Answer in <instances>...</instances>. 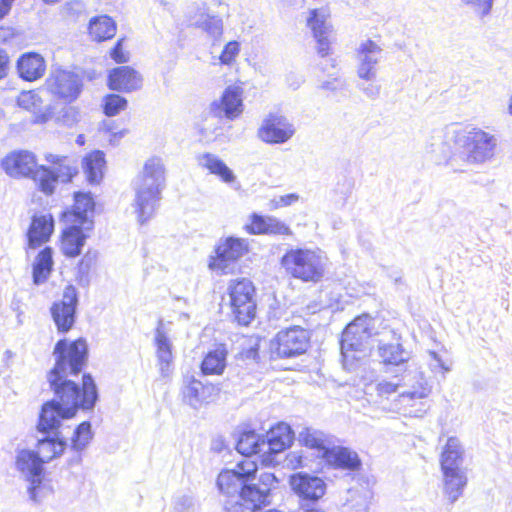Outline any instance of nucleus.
Segmentation results:
<instances>
[{
	"instance_id": "f257e3e1",
	"label": "nucleus",
	"mask_w": 512,
	"mask_h": 512,
	"mask_svg": "<svg viewBox=\"0 0 512 512\" xmlns=\"http://www.w3.org/2000/svg\"><path fill=\"white\" fill-rule=\"evenodd\" d=\"M87 344L83 339L71 343L63 339L54 348L55 366L47 381L55 398L43 404L37 429L44 434L59 432L61 421L76 415L79 409L92 410L98 400L93 377L83 374L82 386L76 382L87 361Z\"/></svg>"
},
{
	"instance_id": "f03ea898",
	"label": "nucleus",
	"mask_w": 512,
	"mask_h": 512,
	"mask_svg": "<svg viewBox=\"0 0 512 512\" xmlns=\"http://www.w3.org/2000/svg\"><path fill=\"white\" fill-rule=\"evenodd\" d=\"M165 167L159 157L149 158L134 180L133 207L140 224L146 223L155 213L161 192L165 187Z\"/></svg>"
},
{
	"instance_id": "7ed1b4c3",
	"label": "nucleus",
	"mask_w": 512,
	"mask_h": 512,
	"mask_svg": "<svg viewBox=\"0 0 512 512\" xmlns=\"http://www.w3.org/2000/svg\"><path fill=\"white\" fill-rule=\"evenodd\" d=\"M258 470L255 461L246 458L238 462L233 469L221 471L217 478V487L221 494L227 497L224 501L226 512H247L250 501L246 487L255 479Z\"/></svg>"
},
{
	"instance_id": "20e7f679",
	"label": "nucleus",
	"mask_w": 512,
	"mask_h": 512,
	"mask_svg": "<svg viewBox=\"0 0 512 512\" xmlns=\"http://www.w3.org/2000/svg\"><path fill=\"white\" fill-rule=\"evenodd\" d=\"M446 138L452 140L463 150L465 161L471 164H483L494 158L498 146L496 135L480 128H446Z\"/></svg>"
},
{
	"instance_id": "39448f33",
	"label": "nucleus",
	"mask_w": 512,
	"mask_h": 512,
	"mask_svg": "<svg viewBox=\"0 0 512 512\" xmlns=\"http://www.w3.org/2000/svg\"><path fill=\"white\" fill-rule=\"evenodd\" d=\"M373 329L374 319L366 314L355 318L347 325L340 342L345 368L352 369L354 362L366 355Z\"/></svg>"
},
{
	"instance_id": "423d86ee",
	"label": "nucleus",
	"mask_w": 512,
	"mask_h": 512,
	"mask_svg": "<svg viewBox=\"0 0 512 512\" xmlns=\"http://www.w3.org/2000/svg\"><path fill=\"white\" fill-rule=\"evenodd\" d=\"M281 264L293 278L316 283L324 276L326 258L320 251L298 248L287 251Z\"/></svg>"
},
{
	"instance_id": "0eeeda50",
	"label": "nucleus",
	"mask_w": 512,
	"mask_h": 512,
	"mask_svg": "<svg viewBox=\"0 0 512 512\" xmlns=\"http://www.w3.org/2000/svg\"><path fill=\"white\" fill-rule=\"evenodd\" d=\"M51 167L40 165L34 173V181L40 191L51 195L58 182L68 183L78 173L76 162L68 156L48 153L45 155Z\"/></svg>"
},
{
	"instance_id": "6e6552de",
	"label": "nucleus",
	"mask_w": 512,
	"mask_h": 512,
	"mask_svg": "<svg viewBox=\"0 0 512 512\" xmlns=\"http://www.w3.org/2000/svg\"><path fill=\"white\" fill-rule=\"evenodd\" d=\"M232 314L240 325H248L255 317L254 286L248 279L231 282L229 286Z\"/></svg>"
},
{
	"instance_id": "1a4fd4ad",
	"label": "nucleus",
	"mask_w": 512,
	"mask_h": 512,
	"mask_svg": "<svg viewBox=\"0 0 512 512\" xmlns=\"http://www.w3.org/2000/svg\"><path fill=\"white\" fill-rule=\"evenodd\" d=\"M249 251V243L246 239L226 237L219 240L215 247V257H210L209 268L230 273L234 264Z\"/></svg>"
},
{
	"instance_id": "9d476101",
	"label": "nucleus",
	"mask_w": 512,
	"mask_h": 512,
	"mask_svg": "<svg viewBox=\"0 0 512 512\" xmlns=\"http://www.w3.org/2000/svg\"><path fill=\"white\" fill-rule=\"evenodd\" d=\"M16 466L30 483L28 486L29 498L34 502H39L44 489L42 486L43 462L35 452L23 450L17 456Z\"/></svg>"
},
{
	"instance_id": "9b49d317",
	"label": "nucleus",
	"mask_w": 512,
	"mask_h": 512,
	"mask_svg": "<svg viewBox=\"0 0 512 512\" xmlns=\"http://www.w3.org/2000/svg\"><path fill=\"white\" fill-rule=\"evenodd\" d=\"M45 85L53 96L72 102L81 92L82 79L73 71L57 69L51 72Z\"/></svg>"
},
{
	"instance_id": "f8f14e48",
	"label": "nucleus",
	"mask_w": 512,
	"mask_h": 512,
	"mask_svg": "<svg viewBox=\"0 0 512 512\" xmlns=\"http://www.w3.org/2000/svg\"><path fill=\"white\" fill-rule=\"evenodd\" d=\"M307 26L315 40V50L319 57L326 58L332 54L333 28L328 21V14L324 9L310 10Z\"/></svg>"
},
{
	"instance_id": "ddd939ff",
	"label": "nucleus",
	"mask_w": 512,
	"mask_h": 512,
	"mask_svg": "<svg viewBox=\"0 0 512 512\" xmlns=\"http://www.w3.org/2000/svg\"><path fill=\"white\" fill-rule=\"evenodd\" d=\"M307 330L295 326L277 333L275 338V354L280 358H293L304 354L309 346Z\"/></svg>"
},
{
	"instance_id": "4468645a",
	"label": "nucleus",
	"mask_w": 512,
	"mask_h": 512,
	"mask_svg": "<svg viewBox=\"0 0 512 512\" xmlns=\"http://www.w3.org/2000/svg\"><path fill=\"white\" fill-rule=\"evenodd\" d=\"M294 124L281 114L271 113L258 129V137L268 144H283L295 134Z\"/></svg>"
},
{
	"instance_id": "2eb2a0df",
	"label": "nucleus",
	"mask_w": 512,
	"mask_h": 512,
	"mask_svg": "<svg viewBox=\"0 0 512 512\" xmlns=\"http://www.w3.org/2000/svg\"><path fill=\"white\" fill-rule=\"evenodd\" d=\"M77 304V291L73 286H67L62 299L52 304L50 312L59 332L66 333L73 327L76 320Z\"/></svg>"
},
{
	"instance_id": "dca6fc26",
	"label": "nucleus",
	"mask_w": 512,
	"mask_h": 512,
	"mask_svg": "<svg viewBox=\"0 0 512 512\" xmlns=\"http://www.w3.org/2000/svg\"><path fill=\"white\" fill-rule=\"evenodd\" d=\"M383 49L374 41H362L355 51L357 76L365 81H373L377 77V65L382 58Z\"/></svg>"
},
{
	"instance_id": "f3484780",
	"label": "nucleus",
	"mask_w": 512,
	"mask_h": 512,
	"mask_svg": "<svg viewBox=\"0 0 512 512\" xmlns=\"http://www.w3.org/2000/svg\"><path fill=\"white\" fill-rule=\"evenodd\" d=\"M3 170L12 177H31L34 180L37 162L35 155L29 151H14L7 155L1 162Z\"/></svg>"
},
{
	"instance_id": "a211bd4d",
	"label": "nucleus",
	"mask_w": 512,
	"mask_h": 512,
	"mask_svg": "<svg viewBox=\"0 0 512 512\" xmlns=\"http://www.w3.org/2000/svg\"><path fill=\"white\" fill-rule=\"evenodd\" d=\"M293 436L288 424L279 423L271 428L262 439V447H265L263 462L271 463V455L282 452L290 446Z\"/></svg>"
},
{
	"instance_id": "6ab92c4d",
	"label": "nucleus",
	"mask_w": 512,
	"mask_h": 512,
	"mask_svg": "<svg viewBox=\"0 0 512 512\" xmlns=\"http://www.w3.org/2000/svg\"><path fill=\"white\" fill-rule=\"evenodd\" d=\"M290 485L292 490L302 499L316 501L326 491L325 482L317 476L307 473H297L291 476Z\"/></svg>"
},
{
	"instance_id": "aec40b11",
	"label": "nucleus",
	"mask_w": 512,
	"mask_h": 512,
	"mask_svg": "<svg viewBox=\"0 0 512 512\" xmlns=\"http://www.w3.org/2000/svg\"><path fill=\"white\" fill-rule=\"evenodd\" d=\"M74 199L73 209L64 214L65 220L78 223L86 230H91L93 227L91 216L94 210V201L91 194L78 192L75 193Z\"/></svg>"
},
{
	"instance_id": "412c9836",
	"label": "nucleus",
	"mask_w": 512,
	"mask_h": 512,
	"mask_svg": "<svg viewBox=\"0 0 512 512\" xmlns=\"http://www.w3.org/2000/svg\"><path fill=\"white\" fill-rule=\"evenodd\" d=\"M216 387L211 383H202L193 376L186 377L182 389L183 400L193 408L200 407L203 403L208 402L215 394Z\"/></svg>"
},
{
	"instance_id": "4be33fe9",
	"label": "nucleus",
	"mask_w": 512,
	"mask_h": 512,
	"mask_svg": "<svg viewBox=\"0 0 512 512\" xmlns=\"http://www.w3.org/2000/svg\"><path fill=\"white\" fill-rule=\"evenodd\" d=\"M108 85L111 90L132 92L140 89L142 77L133 68L120 66L110 71Z\"/></svg>"
},
{
	"instance_id": "5701e85b",
	"label": "nucleus",
	"mask_w": 512,
	"mask_h": 512,
	"mask_svg": "<svg viewBox=\"0 0 512 512\" xmlns=\"http://www.w3.org/2000/svg\"><path fill=\"white\" fill-rule=\"evenodd\" d=\"M277 482V478L273 473L263 472L259 476V485L252 484L246 487V494L250 506H247V512L259 508L261 505L269 503L268 498L271 488Z\"/></svg>"
},
{
	"instance_id": "b1692460",
	"label": "nucleus",
	"mask_w": 512,
	"mask_h": 512,
	"mask_svg": "<svg viewBox=\"0 0 512 512\" xmlns=\"http://www.w3.org/2000/svg\"><path fill=\"white\" fill-rule=\"evenodd\" d=\"M378 356L385 365L404 367L403 374L411 375L412 371H416L415 365L409 363L410 353L399 343L379 344Z\"/></svg>"
},
{
	"instance_id": "393cba45",
	"label": "nucleus",
	"mask_w": 512,
	"mask_h": 512,
	"mask_svg": "<svg viewBox=\"0 0 512 512\" xmlns=\"http://www.w3.org/2000/svg\"><path fill=\"white\" fill-rule=\"evenodd\" d=\"M163 326V321L160 320L155 330L154 343L156 345V357L159 371L163 377H166L169 375L173 363V346Z\"/></svg>"
},
{
	"instance_id": "a878e982",
	"label": "nucleus",
	"mask_w": 512,
	"mask_h": 512,
	"mask_svg": "<svg viewBox=\"0 0 512 512\" xmlns=\"http://www.w3.org/2000/svg\"><path fill=\"white\" fill-rule=\"evenodd\" d=\"M69 223L70 225L63 230L60 249L65 256L74 258L80 255L85 245L87 238L85 231L87 230L78 223Z\"/></svg>"
},
{
	"instance_id": "bb28decb",
	"label": "nucleus",
	"mask_w": 512,
	"mask_h": 512,
	"mask_svg": "<svg viewBox=\"0 0 512 512\" xmlns=\"http://www.w3.org/2000/svg\"><path fill=\"white\" fill-rule=\"evenodd\" d=\"M323 458L328 464L345 470L354 471L361 466L357 453L345 447L329 448L325 450Z\"/></svg>"
},
{
	"instance_id": "cd10ccee",
	"label": "nucleus",
	"mask_w": 512,
	"mask_h": 512,
	"mask_svg": "<svg viewBox=\"0 0 512 512\" xmlns=\"http://www.w3.org/2000/svg\"><path fill=\"white\" fill-rule=\"evenodd\" d=\"M45 68L43 57L37 53L23 54L17 62L18 73L26 81H35L41 78Z\"/></svg>"
},
{
	"instance_id": "c85d7f7f",
	"label": "nucleus",
	"mask_w": 512,
	"mask_h": 512,
	"mask_svg": "<svg viewBox=\"0 0 512 512\" xmlns=\"http://www.w3.org/2000/svg\"><path fill=\"white\" fill-rule=\"evenodd\" d=\"M54 222L51 215L34 217L28 231L30 248H36L46 242L53 232Z\"/></svg>"
},
{
	"instance_id": "c756f323",
	"label": "nucleus",
	"mask_w": 512,
	"mask_h": 512,
	"mask_svg": "<svg viewBox=\"0 0 512 512\" xmlns=\"http://www.w3.org/2000/svg\"><path fill=\"white\" fill-rule=\"evenodd\" d=\"M52 434L53 436L38 439L37 451L35 454L43 463L61 455L67 446L66 441L61 436V432Z\"/></svg>"
},
{
	"instance_id": "7c9ffc66",
	"label": "nucleus",
	"mask_w": 512,
	"mask_h": 512,
	"mask_svg": "<svg viewBox=\"0 0 512 512\" xmlns=\"http://www.w3.org/2000/svg\"><path fill=\"white\" fill-rule=\"evenodd\" d=\"M198 163L201 167L209 170L211 174L216 175L226 184L236 182L234 172L217 155L204 153L198 157Z\"/></svg>"
},
{
	"instance_id": "2f4dec72",
	"label": "nucleus",
	"mask_w": 512,
	"mask_h": 512,
	"mask_svg": "<svg viewBox=\"0 0 512 512\" xmlns=\"http://www.w3.org/2000/svg\"><path fill=\"white\" fill-rule=\"evenodd\" d=\"M52 255V249L46 247L36 256L32 265V277L35 285L44 284L50 277L54 264Z\"/></svg>"
},
{
	"instance_id": "473e14b6",
	"label": "nucleus",
	"mask_w": 512,
	"mask_h": 512,
	"mask_svg": "<svg viewBox=\"0 0 512 512\" xmlns=\"http://www.w3.org/2000/svg\"><path fill=\"white\" fill-rule=\"evenodd\" d=\"M463 449L456 437H450L441 454L440 464L441 470L452 471L461 469L463 463Z\"/></svg>"
},
{
	"instance_id": "72a5a7b5",
	"label": "nucleus",
	"mask_w": 512,
	"mask_h": 512,
	"mask_svg": "<svg viewBox=\"0 0 512 512\" xmlns=\"http://www.w3.org/2000/svg\"><path fill=\"white\" fill-rule=\"evenodd\" d=\"M444 492L450 502H455L463 493L467 477L462 469L443 471Z\"/></svg>"
},
{
	"instance_id": "f704fd0d",
	"label": "nucleus",
	"mask_w": 512,
	"mask_h": 512,
	"mask_svg": "<svg viewBox=\"0 0 512 512\" xmlns=\"http://www.w3.org/2000/svg\"><path fill=\"white\" fill-rule=\"evenodd\" d=\"M88 31L93 40L105 41L116 34V23L107 15L96 16L89 21Z\"/></svg>"
},
{
	"instance_id": "c9c22d12",
	"label": "nucleus",
	"mask_w": 512,
	"mask_h": 512,
	"mask_svg": "<svg viewBox=\"0 0 512 512\" xmlns=\"http://www.w3.org/2000/svg\"><path fill=\"white\" fill-rule=\"evenodd\" d=\"M372 492L367 487L351 488L344 503L346 512H368Z\"/></svg>"
},
{
	"instance_id": "e433bc0d",
	"label": "nucleus",
	"mask_w": 512,
	"mask_h": 512,
	"mask_svg": "<svg viewBox=\"0 0 512 512\" xmlns=\"http://www.w3.org/2000/svg\"><path fill=\"white\" fill-rule=\"evenodd\" d=\"M227 350L217 347L209 351L201 363V371L204 375H221L226 367Z\"/></svg>"
},
{
	"instance_id": "4c0bfd02",
	"label": "nucleus",
	"mask_w": 512,
	"mask_h": 512,
	"mask_svg": "<svg viewBox=\"0 0 512 512\" xmlns=\"http://www.w3.org/2000/svg\"><path fill=\"white\" fill-rule=\"evenodd\" d=\"M299 441L302 442L306 447L317 450L319 453H321L322 457H324L325 450L330 448L328 435L313 428H304L299 433Z\"/></svg>"
},
{
	"instance_id": "58836bf2",
	"label": "nucleus",
	"mask_w": 512,
	"mask_h": 512,
	"mask_svg": "<svg viewBox=\"0 0 512 512\" xmlns=\"http://www.w3.org/2000/svg\"><path fill=\"white\" fill-rule=\"evenodd\" d=\"M262 439H264V436H260L254 431H245L241 433L237 441L236 449L245 456L258 453L264 454L265 447H262Z\"/></svg>"
},
{
	"instance_id": "ea45409f",
	"label": "nucleus",
	"mask_w": 512,
	"mask_h": 512,
	"mask_svg": "<svg viewBox=\"0 0 512 512\" xmlns=\"http://www.w3.org/2000/svg\"><path fill=\"white\" fill-rule=\"evenodd\" d=\"M221 102L227 118L234 119L241 114L242 98L238 87H228L222 96Z\"/></svg>"
},
{
	"instance_id": "a19ab883",
	"label": "nucleus",
	"mask_w": 512,
	"mask_h": 512,
	"mask_svg": "<svg viewBox=\"0 0 512 512\" xmlns=\"http://www.w3.org/2000/svg\"><path fill=\"white\" fill-rule=\"evenodd\" d=\"M104 164V153L101 151H94L83 159V169L90 183H97L102 178Z\"/></svg>"
},
{
	"instance_id": "79ce46f5",
	"label": "nucleus",
	"mask_w": 512,
	"mask_h": 512,
	"mask_svg": "<svg viewBox=\"0 0 512 512\" xmlns=\"http://www.w3.org/2000/svg\"><path fill=\"white\" fill-rule=\"evenodd\" d=\"M411 382V375L402 374L401 380L399 382L382 380L375 384L371 383L366 385L365 392L366 394H371V391L374 390L377 393V396L381 398H388L391 394L398 391L399 387L407 386Z\"/></svg>"
},
{
	"instance_id": "37998d69",
	"label": "nucleus",
	"mask_w": 512,
	"mask_h": 512,
	"mask_svg": "<svg viewBox=\"0 0 512 512\" xmlns=\"http://www.w3.org/2000/svg\"><path fill=\"white\" fill-rule=\"evenodd\" d=\"M430 387L421 377L420 381L417 382V386L412 385V389L403 391L398 395L397 402L399 403V409L406 411V407L413 406L415 400L426 398L430 394Z\"/></svg>"
},
{
	"instance_id": "c03bdc74",
	"label": "nucleus",
	"mask_w": 512,
	"mask_h": 512,
	"mask_svg": "<svg viewBox=\"0 0 512 512\" xmlns=\"http://www.w3.org/2000/svg\"><path fill=\"white\" fill-rule=\"evenodd\" d=\"M191 25L205 31L214 41L219 40L223 34L222 19L215 16L201 14L200 17L191 22Z\"/></svg>"
},
{
	"instance_id": "a18cd8bd",
	"label": "nucleus",
	"mask_w": 512,
	"mask_h": 512,
	"mask_svg": "<svg viewBox=\"0 0 512 512\" xmlns=\"http://www.w3.org/2000/svg\"><path fill=\"white\" fill-rule=\"evenodd\" d=\"M91 424L88 421L82 422L73 432L71 448L76 452L83 451L92 439Z\"/></svg>"
},
{
	"instance_id": "49530a36",
	"label": "nucleus",
	"mask_w": 512,
	"mask_h": 512,
	"mask_svg": "<svg viewBox=\"0 0 512 512\" xmlns=\"http://www.w3.org/2000/svg\"><path fill=\"white\" fill-rule=\"evenodd\" d=\"M17 104L27 111L37 113L41 110L42 100L35 91H22L17 98Z\"/></svg>"
},
{
	"instance_id": "de8ad7c7",
	"label": "nucleus",
	"mask_w": 512,
	"mask_h": 512,
	"mask_svg": "<svg viewBox=\"0 0 512 512\" xmlns=\"http://www.w3.org/2000/svg\"><path fill=\"white\" fill-rule=\"evenodd\" d=\"M127 104V100L118 94L107 95L104 98V113L110 117L118 115L127 108Z\"/></svg>"
},
{
	"instance_id": "09e8293b",
	"label": "nucleus",
	"mask_w": 512,
	"mask_h": 512,
	"mask_svg": "<svg viewBox=\"0 0 512 512\" xmlns=\"http://www.w3.org/2000/svg\"><path fill=\"white\" fill-rule=\"evenodd\" d=\"M199 506L192 495L183 494L175 498L172 512H198Z\"/></svg>"
},
{
	"instance_id": "8fccbe9b",
	"label": "nucleus",
	"mask_w": 512,
	"mask_h": 512,
	"mask_svg": "<svg viewBox=\"0 0 512 512\" xmlns=\"http://www.w3.org/2000/svg\"><path fill=\"white\" fill-rule=\"evenodd\" d=\"M461 2L469 6L477 16L483 18L490 14L494 0H461Z\"/></svg>"
},
{
	"instance_id": "3c124183",
	"label": "nucleus",
	"mask_w": 512,
	"mask_h": 512,
	"mask_svg": "<svg viewBox=\"0 0 512 512\" xmlns=\"http://www.w3.org/2000/svg\"><path fill=\"white\" fill-rule=\"evenodd\" d=\"M267 216H261L258 214H252L250 222L244 226L247 233L252 235H259L266 233Z\"/></svg>"
},
{
	"instance_id": "603ef678",
	"label": "nucleus",
	"mask_w": 512,
	"mask_h": 512,
	"mask_svg": "<svg viewBox=\"0 0 512 512\" xmlns=\"http://www.w3.org/2000/svg\"><path fill=\"white\" fill-rule=\"evenodd\" d=\"M269 235H291L290 228L279 219L267 216L266 233Z\"/></svg>"
},
{
	"instance_id": "864d4df0",
	"label": "nucleus",
	"mask_w": 512,
	"mask_h": 512,
	"mask_svg": "<svg viewBox=\"0 0 512 512\" xmlns=\"http://www.w3.org/2000/svg\"><path fill=\"white\" fill-rule=\"evenodd\" d=\"M240 51V44L237 41L228 42L219 57L221 64L230 65L232 64Z\"/></svg>"
},
{
	"instance_id": "5fc2aeb1",
	"label": "nucleus",
	"mask_w": 512,
	"mask_h": 512,
	"mask_svg": "<svg viewBox=\"0 0 512 512\" xmlns=\"http://www.w3.org/2000/svg\"><path fill=\"white\" fill-rule=\"evenodd\" d=\"M97 254L96 252L88 251L79 263V271L81 273H88L91 266L94 264L96 260Z\"/></svg>"
},
{
	"instance_id": "6e6d98bb",
	"label": "nucleus",
	"mask_w": 512,
	"mask_h": 512,
	"mask_svg": "<svg viewBox=\"0 0 512 512\" xmlns=\"http://www.w3.org/2000/svg\"><path fill=\"white\" fill-rule=\"evenodd\" d=\"M364 95L370 99H376L380 95L381 87L375 83H368L360 87Z\"/></svg>"
},
{
	"instance_id": "4d7b16f0",
	"label": "nucleus",
	"mask_w": 512,
	"mask_h": 512,
	"mask_svg": "<svg viewBox=\"0 0 512 512\" xmlns=\"http://www.w3.org/2000/svg\"><path fill=\"white\" fill-rule=\"evenodd\" d=\"M122 39L118 40L117 44L111 51V58L117 63H124L128 61V57L124 54L122 50Z\"/></svg>"
},
{
	"instance_id": "13d9d810",
	"label": "nucleus",
	"mask_w": 512,
	"mask_h": 512,
	"mask_svg": "<svg viewBox=\"0 0 512 512\" xmlns=\"http://www.w3.org/2000/svg\"><path fill=\"white\" fill-rule=\"evenodd\" d=\"M429 356L431 357L430 367L433 371L437 369H442L444 374L445 372H448L450 370V368L445 365V363L442 361V359L438 356L436 352L430 351Z\"/></svg>"
},
{
	"instance_id": "bf43d9fd",
	"label": "nucleus",
	"mask_w": 512,
	"mask_h": 512,
	"mask_svg": "<svg viewBox=\"0 0 512 512\" xmlns=\"http://www.w3.org/2000/svg\"><path fill=\"white\" fill-rule=\"evenodd\" d=\"M16 0H0V20L7 16Z\"/></svg>"
},
{
	"instance_id": "052dcab7",
	"label": "nucleus",
	"mask_w": 512,
	"mask_h": 512,
	"mask_svg": "<svg viewBox=\"0 0 512 512\" xmlns=\"http://www.w3.org/2000/svg\"><path fill=\"white\" fill-rule=\"evenodd\" d=\"M7 56L4 51L0 50V79L6 74Z\"/></svg>"
},
{
	"instance_id": "680f3d73",
	"label": "nucleus",
	"mask_w": 512,
	"mask_h": 512,
	"mask_svg": "<svg viewBox=\"0 0 512 512\" xmlns=\"http://www.w3.org/2000/svg\"><path fill=\"white\" fill-rule=\"evenodd\" d=\"M297 200L298 196L295 194H288L281 198V202L283 203V205H290Z\"/></svg>"
},
{
	"instance_id": "e2e57ef3",
	"label": "nucleus",
	"mask_w": 512,
	"mask_h": 512,
	"mask_svg": "<svg viewBox=\"0 0 512 512\" xmlns=\"http://www.w3.org/2000/svg\"><path fill=\"white\" fill-rule=\"evenodd\" d=\"M67 7L70 8V9H74L77 12H80V11H82L84 6H83V4L81 2L74 1V2L67 3Z\"/></svg>"
},
{
	"instance_id": "0e129e2a",
	"label": "nucleus",
	"mask_w": 512,
	"mask_h": 512,
	"mask_svg": "<svg viewBox=\"0 0 512 512\" xmlns=\"http://www.w3.org/2000/svg\"><path fill=\"white\" fill-rule=\"evenodd\" d=\"M258 352H257V349L256 348H250L248 351H247V354H246V357L247 358H253L255 359L256 356H257Z\"/></svg>"
},
{
	"instance_id": "69168bd1",
	"label": "nucleus",
	"mask_w": 512,
	"mask_h": 512,
	"mask_svg": "<svg viewBox=\"0 0 512 512\" xmlns=\"http://www.w3.org/2000/svg\"><path fill=\"white\" fill-rule=\"evenodd\" d=\"M352 187H353V182H352V181H350V182L348 183V186H347V190H346V193H345L346 195H348V194H350V193H351Z\"/></svg>"
},
{
	"instance_id": "338daca9",
	"label": "nucleus",
	"mask_w": 512,
	"mask_h": 512,
	"mask_svg": "<svg viewBox=\"0 0 512 512\" xmlns=\"http://www.w3.org/2000/svg\"><path fill=\"white\" fill-rule=\"evenodd\" d=\"M508 112L510 115H512V96L510 97V100H509Z\"/></svg>"
},
{
	"instance_id": "774afa93",
	"label": "nucleus",
	"mask_w": 512,
	"mask_h": 512,
	"mask_svg": "<svg viewBox=\"0 0 512 512\" xmlns=\"http://www.w3.org/2000/svg\"><path fill=\"white\" fill-rule=\"evenodd\" d=\"M155 1L158 2L162 6H166L167 5V2L165 0H155Z\"/></svg>"
}]
</instances>
